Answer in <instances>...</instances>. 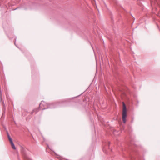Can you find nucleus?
I'll list each match as a JSON object with an SVG mask.
<instances>
[{
  "label": "nucleus",
  "mask_w": 160,
  "mask_h": 160,
  "mask_svg": "<svg viewBox=\"0 0 160 160\" xmlns=\"http://www.w3.org/2000/svg\"><path fill=\"white\" fill-rule=\"evenodd\" d=\"M3 28L6 31H8V28H7V27L6 26H4L3 25Z\"/></svg>",
  "instance_id": "nucleus-10"
},
{
  "label": "nucleus",
  "mask_w": 160,
  "mask_h": 160,
  "mask_svg": "<svg viewBox=\"0 0 160 160\" xmlns=\"http://www.w3.org/2000/svg\"><path fill=\"white\" fill-rule=\"evenodd\" d=\"M6 132H7V136L8 138V140H9V142H10V141H12V138L11 137L8 131H7V130L6 131Z\"/></svg>",
  "instance_id": "nucleus-7"
},
{
  "label": "nucleus",
  "mask_w": 160,
  "mask_h": 160,
  "mask_svg": "<svg viewBox=\"0 0 160 160\" xmlns=\"http://www.w3.org/2000/svg\"><path fill=\"white\" fill-rule=\"evenodd\" d=\"M3 105L4 107H5V104H4V102H3Z\"/></svg>",
  "instance_id": "nucleus-14"
},
{
  "label": "nucleus",
  "mask_w": 160,
  "mask_h": 160,
  "mask_svg": "<svg viewBox=\"0 0 160 160\" xmlns=\"http://www.w3.org/2000/svg\"><path fill=\"white\" fill-rule=\"evenodd\" d=\"M21 151L23 156L24 160H31V158L27 155L25 148L22 146H21Z\"/></svg>",
  "instance_id": "nucleus-4"
},
{
  "label": "nucleus",
  "mask_w": 160,
  "mask_h": 160,
  "mask_svg": "<svg viewBox=\"0 0 160 160\" xmlns=\"http://www.w3.org/2000/svg\"><path fill=\"white\" fill-rule=\"evenodd\" d=\"M123 109L122 113V119L124 123L126 122V118L127 117V108L124 103L123 104Z\"/></svg>",
  "instance_id": "nucleus-3"
},
{
  "label": "nucleus",
  "mask_w": 160,
  "mask_h": 160,
  "mask_svg": "<svg viewBox=\"0 0 160 160\" xmlns=\"http://www.w3.org/2000/svg\"><path fill=\"white\" fill-rule=\"evenodd\" d=\"M10 142V144H11V146H12V148L14 150L16 149V148L14 144V143L13 142L12 140Z\"/></svg>",
  "instance_id": "nucleus-6"
},
{
  "label": "nucleus",
  "mask_w": 160,
  "mask_h": 160,
  "mask_svg": "<svg viewBox=\"0 0 160 160\" xmlns=\"http://www.w3.org/2000/svg\"><path fill=\"white\" fill-rule=\"evenodd\" d=\"M16 38H15L14 39V44H15V45L18 48V47L17 46V45H16Z\"/></svg>",
  "instance_id": "nucleus-11"
},
{
  "label": "nucleus",
  "mask_w": 160,
  "mask_h": 160,
  "mask_svg": "<svg viewBox=\"0 0 160 160\" xmlns=\"http://www.w3.org/2000/svg\"><path fill=\"white\" fill-rule=\"evenodd\" d=\"M6 96L7 98H8V95L7 93H6Z\"/></svg>",
  "instance_id": "nucleus-12"
},
{
  "label": "nucleus",
  "mask_w": 160,
  "mask_h": 160,
  "mask_svg": "<svg viewBox=\"0 0 160 160\" xmlns=\"http://www.w3.org/2000/svg\"><path fill=\"white\" fill-rule=\"evenodd\" d=\"M0 101H2V92L1 89V88H0Z\"/></svg>",
  "instance_id": "nucleus-9"
},
{
  "label": "nucleus",
  "mask_w": 160,
  "mask_h": 160,
  "mask_svg": "<svg viewBox=\"0 0 160 160\" xmlns=\"http://www.w3.org/2000/svg\"><path fill=\"white\" fill-rule=\"evenodd\" d=\"M4 112H5V111H3V113Z\"/></svg>",
  "instance_id": "nucleus-16"
},
{
  "label": "nucleus",
  "mask_w": 160,
  "mask_h": 160,
  "mask_svg": "<svg viewBox=\"0 0 160 160\" xmlns=\"http://www.w3.org/2000/svg\"><path fill=\"white\" fill-rule=\"evenodd\" d=\"M68 102V100H62L54 103H46L44 101H42L39 104V107L34 109L31 114L33 115L34 113L36 114L40 108L43 110L48 108H53L58 107L66 106Z\"/></svg>",
  "instance_id": "nucleus-1"
},
{
  "label": "nucleus",
  "mask_w": 160,
  "mask_h": 160,
  "mask_svg": "<svg viewBox=\"0 0 160 160\" xmlns=\"http://www.w3.org/2000/svg\"><path fill=\"white\" fill-rule=\"evenodd\" d=\"M105 145H104L105 146L103 147L102 150H103V151L106 153L108 154V152L107 151V148L106 147L107 146L108 147V149H110V148H109V146L110 145V142L108 141L107 142H106L105 143ZM110 151H112L111 149L110 150Z\"/></svg>",
  "instance_id": "nucleus-5"
},
{
  "label": "nucleus",
  "mask_w": 160,
  "mask_h": 160,
  "mask_svg": "<svg viewBox=\"0 0 160 160\" xmlns=\"http://www.w3.org/2000/svg\"><path fill=\"white\" fill-rule=\"evenodd\" d=\"M54 152L55 154L57 156V158L59 159L60 160H62V158L59 155H58L55 152Z\"/></svg>",
  "instance_id": "nucleus-8"
},
{
  "label": "nucleus",
  "mask_w": 160,
  "mask_h": 160,
  "mask_svg": "<svg viewBox=\"0 0 160 160\" xmlns=\"http://www.w3.org/2000/svg\"><path fill=\"white\" fill-rule=\"evenodd\" d=\"M137 147V146L134 143L133 140L132 138H130L127 147L122 149V154L124 155L126 153H127L128 154L127 157L130 159L135 160L136 158L134 154H136L138 152L136 149H134V148H136Z\"/></svg>",
  "instance_id": "nucleus-2"
},
{
  "label": "nucleus",
  "mask_w": 160,
  "mask_h": 160,
  "mask_svg": "<svg viewBox=\"0 0 160 160\" xmlns=\"http://www.w3.org/2000/svg\"><path fill=\"white\" fill-rule=\"evenodd\" d=\"M18 8H17L15 9H14V10H16Z\"/></svg>",
  "instance_id": "nucleus-13"
},
{
  "label": "nucleus",
  "mask_w": 160,
  "mask_h": 160,
  "mask_svg": "<svg viewBox=\"0 0 160 160\" xmlns=\"http://www.w3.org/2000/svg\"><path fill=\"white\" fill-rule=\"evenodd\" d=\"M18 160H20V159L19 158H18Z\"/></svg>",
  "instance_id": "nucleus-15"
}]
</instances>
